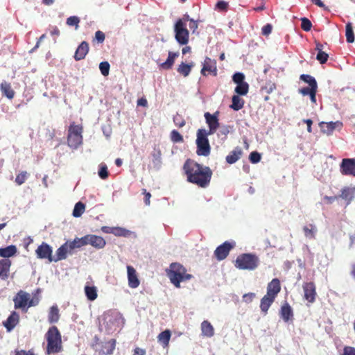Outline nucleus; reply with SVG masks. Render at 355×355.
<instances>
[{
	"instance_id": "nucleus-35",
	"label": "nucleus",
	"mask_w": 355,
	"mask_h": 355,
	"mask_svg": "<svg viewBox=\"0 0 355 355\" xmlns=\"http://www.w3.org/2000/svg\"><path fill=\"white\" fill-rule=\"evenodd\" d=\"M85 292L89 300L94 301L97 298V290L95 286H86L85 287Z\"/></svg>"
},
{
	"instance_id": "nucleus-53",
	"label": "nucleus",
	"mask_w": 355,
	"mask_h": 355,
	"mask_svg": "<svg viewBox=\"0 0 355 355\" xmlns=\"http://www.w3.org/2000/svg\"><path fill=\"white\" fill-rule=\"evenodd\" d=\"M26 178H27V173L21 172V173H19V175H17V177L15 178V182L18 185H21L25 182Z\"/></svg>"
},
{
	"instance_id": "nucleus-44",
	"label": "nucleus",
	"mask_w": 355,
	"mask_h": 355,
	"mask_svg": "<svg viewBox=\"0 0 355 355\" xmlns=\"http://www.w3.org/2000/svg\"><path fill=\"white\" fill-rule=\"evenodd\" d=\"M110 65L108 62H101L99 64V69L103 76H107L109 74Z\"/></svg>"
},
{
	"instance_id": "nucleus-3",
	"label": "nucleus",
	"mask_w": 355,
	"mask_h": 355,
	"mask_svg": "<svg viewBox=\"0 0 355 355\" xmlns=\"http://www.w3.org/2000/svg\"><path fill=\"white\" fill-rule=\"evenodd\" d=\"M166 274L171 282L176 287H180L182 282L190 280L193 276L187 272V269L179 263H172L169 269L166 270Z\"/></svg>"
},
{
	"instance_id": "nucleus-40",
	"label": "nucleus",
	"mask_w": 355,
	"mask_h": 355,
	"mask_svg": "<svg viewBox=\"0 0 355 355\" xmlns=\"http://www.w3.org/2000/svg\"><path fill=\"white\" fill-rule=\"evenodd\" d=\"M300 79L309 84L310 87H318L317 82L313 76L308 74H302Z\"/></svg>"
},
{
	"instance_id": "nucleus-19",
	"label": "nucleus",
	"mask_w": 355,
	"mask_h": 355,
	"mask_svg": "<svg viewBox=\"0 0 355 355\" xmlns=\"http://www.w3.org/2000/svg\"><path fill=\"white\" fill-rule=\"evenodd\" d=\"M89 44L86 41H83L75 51L73 58L75 60L79 61L83 60L89 53Z\"/></svg>"
},
{
	"instance_id": "nucleus-33",
	"label": "nucleus",
	"mask_w": 355,
	"mask_h": 355,
	"mask_svg": "<svg viewBox=\"0 0 355 355\" xmlns=\"http://www.w3.org/2000/svg\"><path fill=\"white\" fill-rule=\"evenodd\" d=\"M0 89L2 94L6 96L8 98L12 99L14 98L15 92L12 89L11 85L9 83L3 82L1 84Z\"/></svg>"
},
{
	"instance_id": "nucleus-39",
	"label": "nucleus",
	"mask_w": 355,
	"mask_h": 355,
	"mask_svg": "<svg viewBox=\"0 0 355 355\" xmlns=\"http://www.w3.org/2000/svg\"><path fill=\"white\" fill-rule=\"evenodd\" d=\"M98 175L102 180H106L108 178L109 171L105 163H101L98 165Z\"/></svg>"
},
{
	"instance_id": "nucleus-58",
	"label": "nucleus",
	"mask_w": 355,
	"mask_h": 355,
	"mask_svg": "<svg viewBox=\"0 0 355 355\" xmlns=\"http://www.w3.org/2000/svg\"><path fill=\"white\" fill-rule=\"evenodd\" d=\"M254 297L255 294L254 293H248L243 295V301L246 303H250Z\"/></svg>"
},
{
	"instance_id": "nucleus-11",
	"label": "nucleus",
	"mask_w": 355,
	"mask_h": 355,
	"mask_svg": "<svg viewBox=\"0 0 355 355\" xmlns=\"http://www.w3.org/2000/svg\"><path fill=\"white\" fill-rule=\"evenodd\" d=\"M340 173L355 177V158H345L340 164Z\"/></svg>"
},
{
	"instance_id": "nucleus-41",
	"label": "nucleus",
	"mask_w": 355,
	"mask_h": 355,
	"mask_svg": "<svg viewBox=\"0 0 355 355\" xmlns=\"http://www.w3.org/2000/svg\"><path fill=\"white\" fill-rule=\"evenodd\" d=\"M85 209V205L83 202H77L73 210V216L74 217H80L84 213Z\"/></svg>"
},
{
	"instance_id": "nucleus-63",
	"label": "nucleus",
	"mask_w": 355,
	"mask_h": 355,
	"mask_svg": "<svg viewBox=\"0 0 355 355\" xmlns=\"http://www.w3.org/2000/svg\"><path fill=\"white\" fill-rule=\"evenodd\" d=\"M137 105L142 107H147L148 101L145 98H141L137 101Z\"/></svg>"
},
{
	"instance_id": "nucleus-51",
	"label": "nucleus",
	"mask_w": 355,
	"mask_h": 355,
	"mask_svg": "<svg viewBox=\"0 0 355 355\" xmlns=\"http://www.w3.org/2000/svg\"><path fill=\"white\" fill-rule=\"evenodd\" d=\"M329 58V55L322 51L318 52L316 59L320 62V64H324L327 62Z\"/></svg>"
},
{
	"instance_id": "nucleus-57",
	"label": "nucleus",
	"mask_w": 355,
	"mask_h": 355,
	"mask_svg": "<svg viewBox=\"0 0 355 355\" xmlns=\"http://www.w3.org/2000/svg\"><path fill=\"white\" fill-rule=\"evenodd\" d=\"M341 355H355V347L351 346H345L343 348V352Z\"/></svg>"
},
{
	"instance_id": "nucleus-2",
	"label": "nucleus",
	"mask_w": 355,
	"mask_h": 355,
	"mask_svg": "<svg viewBox=\"0 0 355 355\" xmlns=\"http://www.w3.org/2000/svg\"><path fill=\"white\" fill-rule=\"evenodd\" d=\"M46 340V353L57 354L63 350L62 336L56 326L51 327L45 334Z\"/></svg>"
},
{
	"instance_id": "nucleus-1",
	"label": "nucleus",
	"mask_w": 355,
	"mask_h": 355,
	"mask_svg": "<svg viewBox=\"0 0 355 355\" xmlns=\"http://www.w3.org/2000/svg\"><path fill=\"white\" fill-rule=\"evenodd\" d=\"M183 170L189 182L200 188H207L209 185L212 177V171L209 167L188 159L184 164Z\"/></svg>"
},
{
	"instance_id": "nucleus-4",
	"label": "nucleus",
	"mask_w": 355,
	"mask_h": 355,
	"mask_svg": "<svg viewBox=\"0 0 355 355\" xmlns=\"http://www.w3.org/2000/svg\"><path fill=\"white\" fill-rule=\"evenodd\" d=\"M83 132V126L82 124H76L75 122L70 123L67 132V144L70 148L77 149L82 145Z\"/></svg>"
},
{
	"instance_id": "nucleus-31",
	"label": "nucleus",
	"mask_w": 355,
	"mask_h": 355,
	"mask_svg": "<svg viewBox=\"0 0 355 355\" xmlns=\"http://www.w3.org/2000/svg\"><path fill=\"white\" fill-rule=\"evenodd\" d=\"M179 56V53H173L172 51L168 52V58L166 60L161 64V67L164 69H170L172 68L175 59Z\"/></svg>"
},
{
	"instance_id": "nucleus-32",
	"label": "nucleus",
	"mask_w": 355,
	"mask_h": 355,
	"mask_svg": "<svg viewBox=\"0 0 355 355\" xmlns=\"http://www.w3.org/2000/svg\"><path fill=\"white\" fill-rule=\"evenodd\" d=\"M60 319L59 309L57 305L52 306L50 308L48 320L49 323H56Z\"/></svg>"
},
{
	"instance_id": "nucleus-13",
	"label": "nucleus",
	"mask_w": 355,
	"mask_h": 355,
	"mask_svg": "<svg viewBox=\"0 0 355 355\" xmlns=\"http://www.w3.org/2000/svg\"><path fill=\"white\" fill-rule=\"evenodd\" d=\"M218 112H216L214 114H210L209 112H206L205 114V118L206 119V123L208 124L209 130L207 133L209 135H213L216 132L217 129L219 128V122L217 116Z\"/></svg>"
},
{
	"instance_id": "nucleus-22",
	"label": "nucleus",
	"mask_w": 355,
	"mask_h": 355,
	"mask_svg": "<svg viewBox=\"0 0 355 355\" xmlns=\"http://www.w3.org/2000/svg\"><path fill=\"white\" fill-rule=\"evenodd\" d=\"M279 314L284 322H288L293 319V311L291 305L285 302L281 306Z\"/></svg>"
},
{
	"instance_id": "nucleus-49",
	"label": "nucleus",
	"mask_w": 355,
	"mask_h": 355,
	"mask_svg": "<svg viewBox=\"0 0 355 355\" xmlns=\"http://www.w3.org/2000/svg\"><path fill=\"white\" fill-rule=\"evenodd\" d=\"M311 27L312 24L308 18L303 17L301 19V28L302 30L308 32L311 29Z\"/></svg>"
},
{
	"instance_id": "nucleus-26",
	"label": "nucleus",
	"mask_w": 355,
	"mask_h": 355,
	"mask_svg": "<svg viewBox=\"0 0 355 355\" xmlns=\"http://www.w3.org/2000/svg\"><path fill=\"white\" fill-rule=\"evenodd\" d=\"M202 336L211 338L214 335V328L208 320H204L200 325Z\"/></svg>"
},
{
	"instance_id": "nucleus-30",
	"label": "nucleus",
	"mask_w": 355,
	"mask_h": 355,
	"mask_svg": "<svg viewBox=\"0 0 355 355\" xmlns=\"http://www.w3.org/2000/svg\"><path fill=\"white\" fill-rule=\"evenodd\" d=\"M275 299L265 295L261 300L260 309L261 311L266 314L272 304L274 302Z\"/></svg>"
},
{
	"instance_id": "nucleus-43",
	"label": "nucleus",
	"mask_w": 355,
	"mask_h": 355,
	"mask_svg": "<svg viewBox=\"0 0 355 355\" xmlns=\"http://www.w3.org/2000/svg\"><path fill=\"white\" fill-rule=\"evenodd\" d=\"M303 230L306 237L311 239H313L315 237V228L313 225L311 224L309 226H304L303 227Z\"/></svg>"
},
{
	"instance_id": "nucleus-60",
	"label": "nucleus",
	"mask_w": 355,
	"mask_h": 355,
	"mask_svg": "<svg viewBox=\"0 0 355 355\" xmlns=\"http://www.w3.org/2000/svg\"><path fill=\"white\" fill-rule=\"evenodd\" d=\"M198 27V23L197 21H195L194 19L190 20L189 28L191 30H192L193 33H195V31H196Z\"/></svg>"
},
{
	"instance_id": "nucleus-62",
	"label": "nucleus",
	"mask_w": 355,
	"mask_h": 355,
	"mask_svg": "<svg viewBox=\"0 0 355 355\" xmlns=\"http://www.w3.org/2000/svg\"><path fill=\"white\" fill-rule=\"evenodd\" d=\"M146 350L139 347H136L134 349L133 355H146Z\"/></svg>"
},
{
	"instance_id": "nucleus-61",
	"label": "nucleus",
	"mask_w": 355,
	"mask_h": 355,
	"mask_svg": "<svg viewBox=\"0 0 355 355\" xmlns=\"http://www.w3.org/2000/svg\"><path fill=\"white\" fill-rule=\"evenodd\" d=\"M143 193L145 195L144 202L146 205H149L150 203V199L151 194L149 192H147L146 189H143Z\"/></svg>"
},
{
	"instance_id": "nucleus-5",
	"label": "nucleus",
	"mask_w": 355,
	"mask_h": 355,
	"mask_svg": "<svg viewBox=\"0 0 355 355\" xmlns=\"http://www.w3.org/2000/svg\"><path fill=\"white\" fill-rule=\"evenodd\" d=\"M15 309H20L23 311L26 312L31 306L37 305L39 302L38 298H31V295L24 291L20 290L13 298Z\"/></svg>"
},
{
	"instance_id": "nucleus-12",
	"label": "nucleus",
	"mask_w": 355,
	"mask_h": 355,
	"mask_svg": "<svg viewBox=\"0 0 355 355\" xmlns=\"http://www.w3.org/2000/svg\"><path fill=\"white\" fill-rule=\"evenodd\" d=\"M52 248L46 243L43 242L35 250L37 257L41 259H46L49 262H53Z\"/></svg>"
},
{
	"instance_id": "nucleus-21",
	"label": "nucleus",
	"mask_w": 355,
	"mask_h": 355,
	"mask_svg": "<svg viewBox=\"0 0 355 355\" xmlns=\"http://www.w3.org/2000/svg\"><path fill=\"white\" fill-rule=\"evenodd\" d=\"M338 197L346 201L347 205L349 204L355 197V186L343 187Z\"/></svg>"
},
{
	"instance_id": "nucleus-18",
	"label": "nucleus",
	"mask_w": 355,
	"mask_h": 355,
	"mask_svg": "<svg viewBox=\"0 0 355 355\" xmlns=\"http://www.w3.org/2000/svg\"><path fill=\"white\" fill-rule=\"evenodd\" d=\"M87 245L89 244L96 249H102L106 245L105 240L100 236L94 234H87Z\"/></svg>"
},
{
	"instance_id": "nucleus-9",
	"label": "nucleus",
	"mask_w": 355,
	"mask_h": 355,
	"mask_svg": "<svg viewBox=\"0 0 355 355\" xmlns=\"http://www.w3.org/2000/svg\"><path fill=\"white\" fill-rule=\"evenodd\" d=\"M304 291V298L309 303H313L315 301L317 295L316 287L313 282H304L302 284Z\"/></svg>"
},
{
	"instance_id": "nucleus-54",
	"label": "nucleus",
	"mask_w": 355,
	"mask_h": 355,
	"mask_svg": "<svg viewBox=\"0 0 355 355\" xmlns=\"http://www.w3.org/2000/svg\"><path fill=\"white\" fill-rule=\"evenodd\" d=\"M315 89H318V87H303V88H301L299 89V93H300L301 94H302L303 96H309L313 90Z\"/></svg>"
},
{
	"instance_id": "nucleus-29",
	"label": "nucleus",
	"mask_w": 355,
	"mask_h": 355,
	"mask_svg": "<svg viewBox=\"0 0 355 355\" xmlns=\"http://www.w3.org/2000/svg\"><path fill=\"white\" fill-rule=\"evenodd\" d=\"M87 245V235H85L81 238L76 237L73 241H69V249L72 250V251L75 248H80Z\"/></svg>"
},
{
	"instance_id": "nucleus-6",
	"label": "nucleus",
	"mask_w": 355,
	"mask_h": 355,
	"mask_svg": "<svg viewBox=\"0 0 355 355\" xmlns=\"http://www.w3.org/2000/svg\"><path fill=\"white\" fill-rule=\"evenodd\" d=\"M259 264V257L250 253L239 255L235 261V267L241 270H253L258 267Z\"/></svg>"
},
{
	"instance_id": "nucleus-52",
	"label": "nucleus",
	"mask_w": 355,
	"mask_h": 355,
	"mask_svg": "<svg viewBox=\"0 0 355 355\" xmlns=\"http://www.w3.org/2000/svg\"><path fill=\"white\" fill-rule=\"evenodd\" d=\"M244 79L245 76L243 73L241 72L235 73L232 76V80L236 84L244 82Z\"/></svg>"
},
{
	"instance_id": "nucleus-38",
	"label": "nucleus",
	"mask_w": 355,
	"mask_h": 355,
	"mask_svg": "<svg viewBox=\"0 0 355 355\" xmlns=\"http://www.w3.org/2000/svg\"><path fill=\"white\" fill-rule=\"evenodd\" d=\"M345 35H346V40L348 43H353L354 42L355 37H354V31H353V28H352V24L350 22H348L346 24Z\"/></svg>"
},
{
	"instance_id": "nucleus-8",
	"label": "nucleus",
	"mask_w": 355,
	"mask_h": 355,
	"mask_svg": "<svg viewBox=\"0 0 355 355\" xmlns=\"http://www.w3.org/2000/svg\"><path fill=\"white\" fill-rule=\"evenodd\" d=\"M175 38L180 45H186L189 42V32L182 20H177L174 25Z\"/></svg>"
},
{
	"instance_id": "nucleus-56",
	"label": "nucleus",
	"mask_w": 355,
	"mask_h": 355,
	"mask_svg": "<svg viewBox=\"0 0 355 355\" xmlns=\"http://www.w3.org/2000/svg\"><path fill=\"white\" fill-rule=\"evenodd\" d=\"M272 30V25L270 24H267L262 27L261 33L265 36H268L271 33Z\"/></svg>"
},
{
	"instance_id": "nucleus-16",
	"label": "nucleus",
	"mask_w": 355,
	"mask_h": 355,
	"mask_svg": "<svg viewBox=\"0 0 355 355\" xmlns=\"http://www.w3.org/2000/svg\"><path fill=\"white\" fill-rule=\"evenodd\" d=\"M68 253H72V250L69 249V241L65 242L56 250L55 256L53 257V261L58 262L65 259Z\"/></svg>"
},
{
	"instance_id": "nucleus-17",
	"label": "nucleus",
	"mask_w": 355,
	"mask_h": 355,
	"mask_svg": "<svg viewBox=\"0 0 355 355\" xmlns=\"http://www.w3.org/2000/svg\"><path fill=\"white\" fill-rule=\"evenodd\" d=\"M281 291L280 281L277 278H274L267 286V293L268 296H270L274 299L276 298L278 293Z\"/></svg>"
},
{
	"instance_id": "nucleus-20",
	"label": "nucleus",
	"mask_w": 355,
	"mask_h": 355,
	"mask_svg": "<svg viewBox=\"0 0 355 355\" xmlns=\"http://www.w3.org/2000/svg\"><path fill=\"white\" fill-rule=\"evenodd\" d=\"M128 285L132 288H136L139 286L140 282L135 269L131 266H127Z\"/></svg>"
},
{
	"instance_id": "nucleus-14",
	"label": "nucleus",
	"mask_w": 355,
	"mask_h": 355,
	"mask_svg": "<svg viewBox=\"0 0 355 355\" xmlns=\"http://www.w3.org/2000/svg\"><path fill=\"white\" fill-rule=\"evenodd\" d=\"M319 127L322 133L330 135L333 133L336 128H341L343 127V123L339 121L335 122L322 121L319 123Z\"/></svg>"
},
{
	"instance_id": "nucleus-48",
	"label": "nucleus",
	"mask_w": 355,
	"mask_h": 355,
	"mask_svg": "<svg viewBox=\"0 0 355 355\" xmlns=\"http://www.w3.org/2000/svg\"><path fill=\"white\" fill-rule=\"evenodd\" d=\"M173 122L175 125L178 128H182L183 126H184L186 123L185 120L184 119L182 116L179 114H176L173 116Z\"/></svg>"
},
{
	"instance_id": "nucleus-37",
	"label": "nucleus",
	"mask_w": 355,
	"mask_h": 355,
	"mask_svg": "<svg viewBox=\"0 0 355 355\" xmlns=\"http://www.w3.org/2000/svg\"><path fill=\"white\" fill-rule=\"evenodd\" d=\"M192 68V64H188L184 62H182L178 67V72L184 76V77L189 75Z\"/></svg>"
},
{
	"instance_id": "nucleus-46",
	"label": "nucleus",
	"mask_w": 355,
	"mask_h": 355,
	"mask_svg": "<svg viewBox=\"0 0 355 355\" xmlns=\"http://www.w3.org/2000/svg\"><path fill=\"white\" fill-rule=\"evenodd\" d=\"M128 231L123 227H113L112 234L116 236H126Z\"/></svg>"
},
{
	"instance_id": "nucleus-28",
	"label": "nucleus",
	"mask_w": 355,
	"mask_h": 355,
	"mask_svg": "<svg viewBox=\"0 0 355 355\" xmlns=\"http://www.w3.org/2000/svg\"><path fill=\"white\" fill-rule=\"evenodd\" d=\"M171 336V332L169 329L161 332L158 336V342L162 345L164 348L168 347L169 345V341Z\"/></svg>"
},
{
	"instance_id": "nucleus-7",
	"label": "nucleus",
	"mask_w": 355,
	"mask_h": 355,
	"mask_svg": "<svg viewBox=\"0 0 355 355\" xmlns=\"http://www.w3.org/2000/svg\"><path fill=\"white\" fill-rule=\"evenodd\" d=\"M209 135L207 133L205 129H199L197 132V153L198 155H208L210 153V145L207 136Z\"/></svg>"
},
{
	"instance_id": "nucleus-36",
	"label": "nucleus",
	"mask_w": 355,
	"mask_h": 355,
	"mask_svg": "<svg viewBox=\"0 0 355 355\" xmlns=\"http://www.w3.org/2000/svg\"><path fill=\"white\" fill-rule=\"evenodd\" d=\"M249 90V85L246 82L237 84L234 91L238 95L245 96L248 94Z\"/></svg>"
},
{
	"instance_id": "nucleus-10",
	"label": "nucleus",
	"mask_w": 355,
	"mask_h": 355,
	"mask_svg": "<svg viewBox=\"0 0 355 355\" xmlns=\"http://www.w3.org/2000/svg\"><path fill=\"white\" fill-rule=\"evenodd\" d=\"M234 243L225 241L216 248L214 251V256L218 261L225 259L229 254L230 250L234 248Z\"/></svg>"
},
{
	"instance_id": "nucleus-34",
	"label": "nucleus",
	"mask_w": 355,
	"mask_h": 355,
	"mask_svg": "<svg viewBox=\"0 0 355 355\" xmlns=\"http://www.w3.org/2000/svg\"><path fill=\"white\" fill-rule=\"evenodd\" d=\"M232 103L230 107L236 111L242 109L244 105V101L238 95H234L232 96Z\"/></svg>"
},
{
	"instance_id": "nucleus-59",
	"label": "nucleus",
	"mask_w": 355,
	"mask_h": 355,
	"mask_svg": "<svg viewBox=\"0 0 355 355\" xmlns=\"http://www.w3.org/2000/svg\"><path fill=\"white\" fill-rule=\"evenodd\" d=\"M15 355H35L32 349L16 351Z\"/></svg>"
},
{
	"instance_id": "nucleus-15",
	"label": "nucleus",
	"mask_w": 355,
	"mask_h": 355,
	"mask_svg": "<svg viewBox=\"0 0 355 355\" xmlns=\"http://www.w3.org/2000/svg\"><path fill=\"white\" fill-rule=\"evenodd\" d=\"M207 72L212 73L215 76L217 75L216 62L208 57L205 59L202 68L201 69V73L203 76H207Z\"/></svg>"
},
{
	"instance_id": "nucleus-47",
	"label": "nucleus",
	"mask_w": 355,
	"mask_h": 355,
	"mask_svg": "<svg viewBox=\"0 0 355 355\" xmlns=\"http://www.w3.org/2000/svg\"><path fill=\"white\" fill-rule=\"evenodd\" d=\"M79 23L80 19L76 16H71L67 19V24L70 26H75L76 29H78Z\"/></svg>"
},
{
	"instance_id": "nucleus-50",
	"label": "nucleus",
	"mask_w": 355,
	"mask_h": 355,
	"mask_svg": "<svg viewBox=\"0 0 355 355\" xmlns=\"http://www.w3.org/2000/svg\"><path fill=\"white\" fill-rule=\"evenodd\" d=\"M229 3L227 1L220 0L218 1L216 4L215 8L218 11L226 12L228 10Z\"/></svg>"
},
{
	"instance_id": "nucleus-23",
	"label": "nucleus",
	"mask_w": 355,
	"mask_h": 355,
	"mask_svg": "<svg viewBox=\"0 0 355 355\" xmlns=\"http://www.w3.org/2000/svg\"><path fill=\"white\" fill-rule=\"evenodd\" d=\"M11 264L12 262L10 259H0V278L2 280H6L8 278Z\"/></svg>"
},
{
	"instance_id": "nucleus-25",
	"label": "nucleus",
	"mask_w": 355,
	"mask_h": 355,
	"mask_svg": "<svg viewBox=\"0 0 355 355\" xmlns=\"http://www.w3.org/2000/svg\"><path fill=\"white\" fill-rule=\"evenodd\" d=\"M19 321V315L16 311H12L7 320L3 322V326L8 331H10L15 328Z\"/></svg>"
},
{
	"instance_id": "nucleus-55",
	"label": "nucleus",
	"mask_w": 355,
	"mask_h": 355,
	"mask_svg": "<svg viewBox=\"0 0 355 355\" xmlns=\"http://www.w3.org/2000/svg\"><path fill=\"white\" fill-rule=\"evenodd\" d=\"M105 33L101 31H97L95 33V37L94 40H96L98 43H103L105 41Z\"/></svg>"
},
{
	"instance_id": "nucleus-64",
	"label": "nucleus",
	"mask_w": 355,
	"mask_h": 355,
	"mask_svg": "<svg viewBox=\"0 0 355 355\" xmlns=\"http://www.w3.org/2000/svg\"><path fill=\"white\" fill-rule=\"evenodd\" d=\"M230 126H223L220 129V133L222 135L226 136L230 132Z\"/></svg>"
},
{
	"instance_id": "nucleus-42",
	"label": "nucleus",
	"mask_w": 355,
	"mask_h": 355,
	"mask_svg": "<svg viewBox=\"0 0 355 355\" xmlns=\"http://www.w3.org/2000/svg\"><path fill=\"white\" fill-rule=\"evenodd\" d=\"M277 89L276 84L272 81H268L266 83L265 85L262 86L261 89V91H264L268 94H271Z\"/></svg>"
},
{
	"instance_id": "nucleus-45",
	"label": "nucleus",
	"mask_w": 355,
	"mask_h": 355,
	"mask_svg": "<svg viewBox=\"0 0 355 355\" xmlns=\"http://www.w3.org/2000/svg\"><path fill=\"white\" fill-rule=\"evenodd\" d=\"M171 139L174 143L183 142V137L175 130H173L171 132Z\"/></svg>"
},
{
	"instance_id": "nucleus-27",
	"label": "nucleus",
	"mask_w": 355,
	"mask_h": 355,
	"mask_svg": "<svg viewBox=\"0 0 355 355\" xmlns=\"http://www.w3.org/2000/svg\"><path fill=\"white\" fill-rule=\"evenodd\" d=\"M17 248L15 245H10L6 248H0V257L8 259L16 254Z\"/></svg>"
},
{
	"instance_id": "nucleus-24",
	"label": "nucleus",
	"mask_w": 355,
	"mask_h": 355,
	"mask_svg": "<svg viewBox=\"0 0 355 355\" xmlns=\"http://www.w3.org/2000/svg\"><path fill=\"white\" fill-rule=\"evenodd\" d=\"M116 346V340L111 339L107 342L101 343V349H99V354L102 355H111Z\"/></svg>"
}]
</instances>
